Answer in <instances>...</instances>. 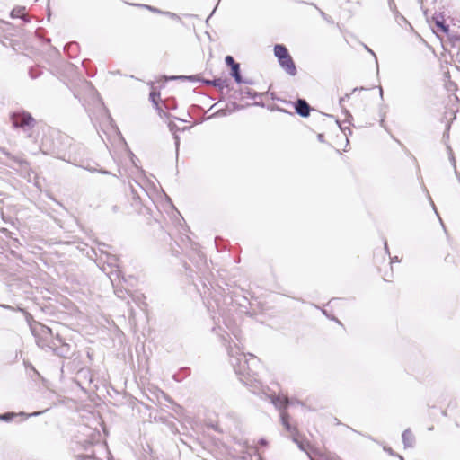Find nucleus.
<instances>
[{
  "mask_svg": "<svg viewBox=\"0 0 460 460\" xmlns=\"http://www.w3.org/2000/svg\"><path fill=\"white\" fill-rule=\"evenodd\" d=\"M230 363L241 381L247 383L251 379H256L257 368L260 367V360L252 354H244L235 345L228 347Z\"/></svg>",
  "mask_w": 460,
  "mask_h": 460,
  "instance_id": "f257e3e1",
  "label": "nucleus"
},
{
  "mask_svg": "<svg viewBox=\"0 0 460 460\" xmlns=\"http://www.w3.org/2000/svg\"><path fill=\"white\" fill-rule=\"evenodd\" d=\"M78 460H110V453L103 443H88L84 452L76 456Z\"/></svg>",
  "mask_w": 460,
  "mask_h": 460,
  "instance_id": "f03ea898",
  "label": "nucleus"
},
{
  "mask_svg": "<svg viewBox=\"0 0 460 460\" xmlns=\"http://www.w3.org/2000/svg\"><path fill=\"white\" fill-rule=\"evenodd\" d=\"M11 120L14 128H21L24 131L32 128L35 125V119L26 111L13 112L11 115Z\"/></svg>",
  "mask_w": 460,
  "mask_h": 460,
  "instance_id": "7ed1b4c3",
  "label": "nucleus"
},
{
  "mask_svg": "<svg viewBox=\"0 0 460 460\" xmlns=\"http://www.w3.org/2000/svg\"><path fill=\"white\" fill-rule=\"evenodd\" d=\"M56 340L60 343L59 346H58L54 341H50L47 345L41 343L40 341H38V345L41 348L47 346L48 348L52 349L56 355L63 358H67L70 354V346L67 343L63 342L62 339L58 334H57L56 336Z\"/></svg>",
  "mask_w": 460,
  "mask_h": 460,
  "instance_id": "20e7f679",
  "label": "nucleus"
},
{
  "mask_svg": "<svg viewBox=\"0 0 460 460\" xmlns=\"http://www.w3.org/2000/svg\"><path fill=\"white\" fill-rule=\"evenodd\" d=\"M280 66L290 75H296V65L292 59V58L288 56L287 58H283V60L279 61Z\"/></svg>",
  "mask_w": 460,
  "mask_h": 460,
  "instance_id": "39448f33",
  "label": "nucleus"
},
{
  "mask_svg": "<svg viewBox=\"0 0 460 460\" xmlns=\"http://www.w3.org/2000/svg\"><path fill=\"white\" fill-rule=\"evenodd\" d=\"M295 108H296V111L301 117L305 118V117H308L310 114L311 108L305 100L298 99L296 102Z\"/></svg>",
  "mask_w": 460,
  "mask_h": 460,
  "instance_id": "423d86ee",
  "label": "nucleus"
},
{
  "mask_svg": "<svg viewBox=\"0 0 460 460\" xmlns=\"http://www.w3.org/2000/svg\"><path fill=\"white\" fill-rule=\"evenodd\" d=\"M280 418H281V423L282 425L285 427V429L291 433V435L294 437V441L298 443L297 442V439L296 438V429L295 427H292L291 424L289 423V416L288 414L282 411L280 412Z\"/></svg>",
  "mask_w": 460,
  "mask_h": 460,
  "instance_id": "0eeeda50",
  "label": "nucleus"
},
{
  "mask_svg": "<svg viewBox=\"0 0 460 460\" xmlns=\"http://www.w3.org/2000/svg\"><path fill=\"white\" fill-rule=\"evenodd\" d=\"M405 447H412L415 443V437L410 429H405L402 435Z\"/></svg>",
  "mask_w": 460,
  "mask_h": 460,
  "instance_id": "6e6552de",
  "label": "nucleus"
},
{
  "mask_svg": "<svg viewBox=\"0 0 460 460\" xmlns=\"http://www.w3.org/2000/svg\"><path fill=\"white\" fill-rule=\"evenodd\" d=\"M42 411H35V412H32L29 415H26V417H29V416H38L40 414H41ZM17 415H22V416H25V413L24 412H20L19 414H16V413H13V412H8V413H4V414H0V420H4V421H6V422H9L11 420H13V418H15Z\"/></svg>",
  "mask_w": 460,
  "mask_h": 460,
  "instance_id": "1a4fd4ad",
  "label": "nucleus"
},
{
  "mask_svg": "<svg viewBox=\"0 0 460 460\" xmlns=\"http://www.w3.org/2000/svg\"><path fill=\"white\" fill-rule=\"evenodd\" d=\"M274 54L278 58L279 61L289 56L288 49L284 45L277 44L274 47Z\"/></svg>",
  "mask_w": 460,
  "mask_h": 460,
  "instance_id": "9d476101",
  "label": "nucleus"
},
{
  "mask_svg": "<svg viewBox=\"0 0 460 460\" xmlns=\"http://www.w3.org/2000/svg\"><path fill=\"white\" fill-rule=\"evenodd\" d=\"M271 402L279 409L286 407L288 403V398L281 399L279 396H273Z\"/></svg>",
  "mask_w": 460,
  "mask_h": 460,
  "instance_id": "9b49d317",
  "label": "nucleus"
},
{
  "mask_svg": "<svg viewBox=\"0 0 460 460\" xmlns=\"http://www.w3.org/2000/svg\"><path fill=\"white\" fill-rule=\"evenodd\" d=\"M231 75L234 78V80L237 83H242L243 79L240 74V66L239 65H234V66L231 68Z\"/></svg>",
  "mask_w": 460,
  "mask_h": 460,
  "instance_id": "f8f14e48",
  "label": "nucleus"
},
{
  "mask_svg": "<svg viewBox=\"0 0 460 460\" xmlns=\"http://www.w3.org/2000/svg\"><path fill=\"white\" fill-rule=\"evenodd\" d=\"M166 80H190V81H199V78L198 75H190V76H185V75H179V76H171V77H165Z\"/></svg>",
  "mask_w": 460,
  "mask_h": 460,
  "instance_id": "ddd939ff",
  "label": "nucleus"
},
{
  "mask_svg": "<svg viewBox=\"0 0 460 460\" xmlns=\"http://www.w3.org/2000/svg\"><path fill=\"white\" fill-rule=\"evenodd\" d=\"M433 19L435 20V24L438 27V29L441 30L443 32L448 31V27L445 25L443 20H440L438 16L433 17Z\"/></svg>",
  "mask_w": 460,
  "mask_h": 460,
  "instance_id": "4468645a",
  "label": "nucleus"
},
{
  "mask_svg": "<svg viewBox=\"0 0 460 460\" xmlns=\"http://www.w3.org/2000/svg\"><path fill=\"white\" fill-rule=\"evenodd\" d=\"M226 64L230 66L231 68L234 66V65H239L236 63L232 56H226L225 58Z\"/></svg>",
  "mask_w": 460,
  "mask_h": 460,
  "instance_id": "2eb2a0df",
  "label": "nucleus"
},
{
  "mask_svg": "<svg viewBox=\"0 0 460 460\" xmlns=\"http://www.w3.org/2000/svg\"><path fill=\"white\" fill-rule=\"evenodd\" d=\"M203 83H205L206 84H213L215 86H221L222 80L221 79H215L213 81L203 80Z\"/></svg>",
  "mask_w": 460,
  "mask_h": 460,
  "instance_id": "dca6fc26",
  "label": "nucleus"
},
{
  "mask_svg": "<svg viewBox=\"0 0 460 460\" xmlns=\"http://www.w3.org/2000/svg\"><path fill=\"white\" fill-rule=\"evenodd\" d=\"M23 8H15L12 11L11 15L13 17H20L22 15Z\"/></svg>",
  "mask_w": 460,
  "mask_h": 460,
  "instance_id": "f3484780",
  "label": "nucleus"
},
{
  "mask_svg": "<svg viewBox=\"0 0 460 460\" xmlns=\"http://www.w3.org/2000/svg\"><path fill=\"white\" fill-rule=\"evenodd\" d=\"M150 100L155 103V104H157L156 102V99L160 97V93H156V92H151L150 93Z\"/></svg>",
  "mask_w": 460,
  "mask_h": 460,
  "instance_id": "a211bd4d",
  "label": "nucleus"
},
{
  "mask_svg": "<svg viewBox=\"0 0 460 460\" xmlns=\"http://www.w3.org/2000/svg\"><path fill=\"white\" fill-rule=\"evenodd\" d=\"M163 13L167 15L168 17H170L172 19H176V20L180 19V17L176 13H171V12H164Z\"/></svg>",
  "mask_w": 460,
  "mask_h": 460,
  "instance_id": "6ab92c4d",
  "label": "nucleus"
},
{
  "mask_svg": "<svg viewBox=\"0 0 460 460\" xmlns=\"http://www.w3.org/2000/svg\"><path fill=\"white\" fill-rule=\"evenodd\" d=\"M146 9L154 12V13H163L164 12L160 11L159 9L157 8H155V7H152L150 5H144Z\"/></svg>",
  "mask_w": 460,
  "mask_h": 460,
  "instance_id": "aec40b11",
  "label": "nucleus"
},
{
  "mask_svg": "<svg viewBox=\"0 0 460 460\" xmlns=\"http://www.w3.org/2000/svg\"><path fill=\"white\" fill-rule=\"evenodd\" d=\"M349 94H345L343 97L340 99V102H345L346 100H349Z\"/></svg>",
  "mask_w": 460,
  "mask_h": 460,
  "instance_id": "412c9836",
  "label": "nucleus"
},
{
  "mask_svg": "<svg viewBox=\"0 0 460 460\" xmlns=\"http://www.w3.org/2000/svg\"><path fill=\"white\" fill-rule=\"evenodd\" d=\"M44 333H48L49 335H52V330L49 327H46L45 330H43Z\"/></svg>",
  "mask_w": 460,
  "mask_h": 460,
  "instance_id": "4be33fe9",
  "label": "nucleus"
},
{
  "mask_svg": "<svg viewBox=\"0 0 460 460\" xmlns=\"http://www.w3.org/2000/svg\"><path fill=\"white\" fill-rule=\"evenodd\" d=\"M327 460H340V458L338 456H331L328 457Z\"/></svg>",
  "mask_w": 460,
  "mask_h": 460,
  "instance_id": "5701e85b",
  "label": "nucleus"
},
{
  "mask_svg": "<svg viewBox=\"0 0 460 460\" xmlns=\"http://www.w3.org/2000/svg\"><path fill=\"white\" fill-rule=\"evenodd\" d=\"M323 136L322 134H319V135H318V139H319L320 141H323Z\"/></svg>",
  "mask_w": 460,
  "mask_h": 460,
  "instance_id": "b1692460",
  "label": "nucleus"
},
{
  "mask_svg": "<svg viewBox=\"0 0 460 460\" xmlns=\"http://www.w3.org/2000/svg\"><path fill=\"white\" fill-rule=\"evenodd\" d=\"M58 157L61 158L62 160H66V155H59Z\"/></svg>",
  "mask_w": 460,
  "mask_h": 460,
  "instance_id": "393cba45",
  "label": "nucleus"
},
{
  "mask_svg": "<svg viewBox=\"0 0 460 460\" xmlns=\"http://www.w3.org/2000/svg\"><path fill=\"white\" fill-rule=\"evenodd\" d=\"M366 49H367L368 52L372 53L375 56L374 52L370 49H368L367 47H366Z\"/></svg>",
  "mask_w": 460,
  "mask_h": 460,
  "instance_id": "a878e982",
  "label": "nucleus"
},
{
  "mask_svg": "<svg viewBox=\"0 0 460 460\" xmlns=\"http://www.w3.org/2000/svg\"><path fill=\"white\" fill-rule=\"evenodd\" d=\"M366 49H367L368 52L372 53L375 56L374 52L370 49H368L367 47H366Z\"/></svg>",
  "mask_w": 460,
  "mask_h": 460,
  "instance_id": "bb28decb",
  "label": "nucleus"
},
{
  "mask_svg": "<svg viewBox=\"0 0 460 460\" xmlns=\"http://www.w3.org/2000/svg\"><path fill=\"white\" fill-rule=\"evenodd\" d=\"M385 249L386 250V252H388V248H387V243L385 242Z\"/></svg>",
  "mask_w": 460,
  "mask_h": 460,
  "instance_id": "cd10ccee",
  "label": "nucleus"
},
{
  "mask_svg": "<svg viewBox=\"0 0 460 460\" xmlns=\"http://www.w3.org/2000/svg\"><path fill=\"white\" fill-rule=\"evenodd\" d=\"M298 446H299V447H300L302 450H305L304 446H303V444H302V443H300Z\"/></svg>",
  "mask_w": 460,
  "mask_h": 460,
  "instance_id": "c85d7f7f",
  "label": "nucleus"
},
{
  "mask_svg": "<svg viewBox=\"0 0 460 460\" xmlns=\"http://www.w3.org/2000/svg\"><path fill=\"white\" fill-rule=\"evenodd\" d=\"M321 15H322L323 18H326V15H325V13H324L323 11H321Z\"/></svg>",
  "mask_w": 460,
  "mask_h": 460,
  "instance_id": "c756f323",
  "label": "nucleus"
},
{
  "mask_svg": "<svg viewBox=\"0 0 460 460\" xmlns=\"http://www.w3.org/2000/svg\"><path fill=\"white\" fill-rule=\"evenodd\" d=\"M384 122H385V121H384V119H381V121H380V125H381L382 127H384Z\"/></svg>",
  "mask_w": 460,
  "mask_h": 460,
  "instance_id": "7c9ffc66",
  "label": "nucleus"
},
{
  "mask_svg": "<svg viewBox=\"0 0 460 460\" xmlns=\"http://www.w3.org/2000/svg\"><path fill=\"white\" fill-rule=\"evenodd\" d=\"M85 169H87L88 171H91V172H94V170L92 168L85 167Z\"/></svg>",
  "mask_w": 460,
  "mask_h": 460,
  "instance_id": "2f4dec72",
  "label": "nucleus"
},
{
  "mask_svg": "<svg viewBox=\"0 0 460 460\" xmlns=\"http://www.w3.org/2000/svg\"><path fill=\"white\" fill-rule=\"evenodd\" d=\"M380 96L382 97L383 96V89L380 88Z\"/></svg>",
  "mask_w": 460,
  "mask_h": 460,
  "instance_id": "473e14b6",
  "label": "nucleus"
},
{
  "mask_svg": "<svg viewBox=\"0 0 460 460\" xmlns=\"http://www.w3.org/2000/svg\"><path fill=\"white\" fill-rule=\"evenodd\" d=\"M450 159H451V161L455 164V158H454V156H453V155H451V158H450Z\"/></svg>",
  "mask_w": 460,
  "mask_h": 460,
  "instance_id": "72a5a7b5",
  "label": "nucleus"
},
{
  "mask_svg": "<svg viewBox=\"0 0 460 460\" xmlns=\"http://www.w3.org/2000/svg\"><path fill=\"white\" fill-rule=\"evenodd\" d=\"M456 176H457V178H458V180H459V181H460V174H458V173L456 172Z\"/></svg>",
  "mask_w": 460,
  "mask_h": 460,
  "instance_id": "f704fd0d",
  "label": "nucleus"
},
{
  "mask_svg": "<svg viewBox=\"0 0 460 460\" xmlns=\"http://www.w3.org/2000/svg\"><path fill=\"white\" fill-rule=\"evenodd\" d=\"M102 173H108L106 171H101Z\"/></svg>",
  "mask_w": 460,
  "mask_h": 460,
  "instance_id": "c9c22d12",
  "label": "nucleus"
},
{
  "mask_svg": "<svg viewBox=\"0 0 460 460\" xmlns=\"http://www.w3.org/2000/svg\"><path fill=\"white\" fill-rule=\"evenodd\" d=\"M261 444H265L266 442H265L263 439H261Z\"/></svg>",
  "mask_w": 460,
  "mask_h": 460,
  "instance_id": "e433bc0d",
  "label": "nucleus"
}]
</instances>
